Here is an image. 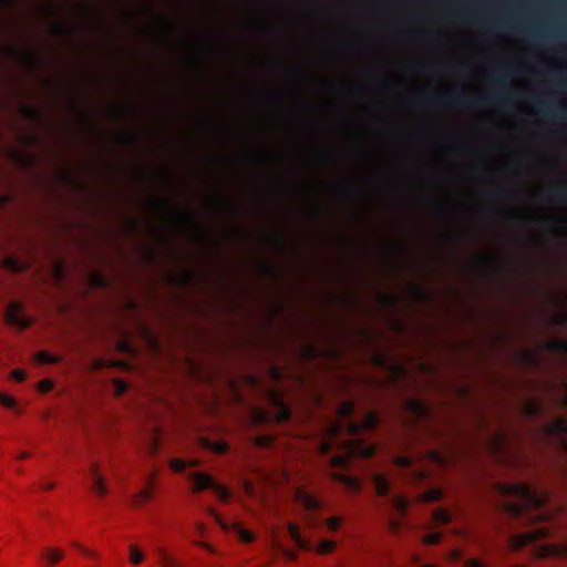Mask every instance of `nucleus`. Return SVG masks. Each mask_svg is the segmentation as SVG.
I'll return each instance as SVG.
<instances>
[{"label":"nucleus","instance_id":"nucleus-53","mask_svg":"<svg viewBox=\"0 0 567 567\" xmlns=\"http://www.w3.org/2000/svg\"><path fill=\"white\" fill-rule=\"evenodd\" d=\"M262 268H264L265 271H267L269 274L275 271V268H274V266L270 262H264L262 264Z\"/></svg>","mask_w":567,"mask_h":567},{"label":"nucleus","instance_id":"nucleus-20","mask_svg":"<svg viewBox=\"0 0 567 567\" xmlns=\"http://www.w3.org/2000/svg\"><path fill=\"white\" fill-rule=\"evenodd\" d=\"M154 491L150 485L143 491L138 492L134 497V503L136 506H142L144 503L148 502L153 497Z\"/></svg>","mask_w":567,"mask_h":567},{"label":"nucleus","instance_id":"nucleus-37","mask_svg":"<svg viewBox=\"0 0 567 567\" xmlns=\"http://www.w3.org/2000/svg\"><path fill=\"white\" fill-rule=\"evenodd\" d=\"M38 386L41 392L48 393L53 389V382L49 379H44L39 382Z\"/></svg>","mask_w":567,"mask_h":567},{"label":"nucleus","instance_id":"nucleus-2","mask_svg":"<svg viewBox=\"0 0 567 567\" xmlns=\"http://www.w3.org/2000/svg\"><path fill=\"white\" fill-rule=\"evenodd\" d=\"M354 412V403L344 401L338 409V419L328 425L329 437L321 443V451L323 454H329L337 447L341 452L330 457L329 462L332 467L346 468L353 457L369 458L375 453V446L359 437V434L378 426V414L368 412L361 421H355Z\"/></svg>","mask_w":567,"mask_h":567},{"label":"nucleus","instance_id":"nucleus-18","mask_svg":"<svg viewBox=\"0 0 567 567\" xmlns=\"http://www.w3.org/2000/svg\"><path fill=\"white\" fill-rule=\"evenodd\" d=\"M198 462L196 460L185 461L182 458H172L169 462V467L172 471L176 473H183L187 467L197 466Z\"/></svg>","mask_w":567,"mask_h":567},{"label":"nucleus","instance_id":"nucleus-55","mask_svg":"<svg viewBox=\"0 0 567 567\" xmlns=\"http://www.w3.org/2000/svg\"><path fill=\"white\" fill-rule=\"evenodd\" d=\"M482 264H483L484 266H488V267H491V266H493V265H494V259H493L492 257H485V258L482 260Z\"/></svg>","mask_w":567,"mask_h":567},{"label":"nucleus","instance_id":"nucleus-64","mask_svg":"<svg viewBox=\"0 0 567 567\" xmlns=\"http://www.w3.org/2000/svg\"><path fill=\"white\" fill-rule=\"evenodd\" d=\"M159 204L164 208H168L169 207V204L167 202H161Z\"/></svg>","mask_w":567,"mask_h":567},{"label":"nucleus","instance_id":"nucleus-51","mask_svg":"<svg viewBox=\"0 0 567 567\" xmlns=\"http://www.w3.org/2000/svg\"><path fill=\"white\" fill-rule=\"evenodd\" d=\"M489 100L495 101V102H503L505 99L501 93L497 92V93L493 94L489 97Z\"/></svg>","mask_w":567,"mask_h":567},{"label":"nucleus","instance_id":"nucleus-54","mask_svg":"<svg viewBox=\"0 0 567 567\" xmlns=\"http://www.w3.org/2000/svg\"><path fill=\"white\" fill-rule=\"evenodd\" d=\"M427 476V473L423 470L421 471H415V478L416 480H423Z\"/></svg>","mask_w":567,"mask_h":567},{"label":"nucleus","instance_id":"nucleus-61","mask_svg":"<svg viewBox=\"0 0 567 567\" xmlns=\"http://www.w3.org/2000/svg\"><path fill=\"white\" fill-rule=\"evenodd\" d=\"M18 457H19V460H27L29 457V453L22 452V453L19 454Z\"/></svg>","mask_w":567,"mask_h":567},{"label":"nucleus","instance_id":"nucleus-52","mask_svg":"<svg viewBox=\"0 0 567 567\" xmlns=\"http://www.w3.org/2000/svg\"><path fill=\"white\" fill-rule=\"evenodd\" d=\"M529 34L534 39H546V38H548L547 34H543V33H539V32H536V31H532V32H529Z\"/></svg>","mask_w":567,"mask_h":567},{"label":"nucleus","instance_id":"nucleus-26","mask_svg":"<svg viewBox=\"0 0 567 567\" xmlns=\"http://www.w3.org/2000/svg\"><path fill=\"white\" fill-rule=\"evenodd\" d=\"M22 112L31 121H39L42 117V111L37 106H23Z\"/></svg>","mask_w":567,"mask_h":567},{"label":"nucleus","instance_id":"nucleus-43","mask_svg":"<svg viewBox=\"0 0 567 567\" xmlns=\"http://www.w3.org/2000/svg\"><path fill=\"white\" fill-rule=\"evenodd\" d=\"M555 196L558 200H561V202L567 200V189L559 188V189L555 190Z\"/></svg>","mask_w":567,"mask_h":567},{"label":"nucleus","instance_id":"nucleus-46","mask_svg":"<svg viewBox=\"0 0 567 567\" xmlns=\"http://www.w3.org/2000/svg\"><path fill=\"white\" fill-rule=\"evenodd\" d=\"M507 194H508L507 192H504V190H497V192H493V193L491 194V196H492L493 198H495V199H503V198H505V197L507 196Z\"/></svg>","mask_w":567,"mask_h":567},{"label":"nucleus","instance_id":"nucleus-39","mask_svg":"<svg viewBox=\"0 0 567 567\" xmlns=\"http://www.w3.org/2000/svg\"><path fill=\"white\" fill-rule=\"evenodd\" d=\"M127 383L121 380L115 381V394L116 395H123L127 391Z\"/></svg>","mask_w":567,"mask_h":567},{"label":"nucleus","instance_id":"nucleus-31","mask_svg":"<svg viewBox=\"0 0 567 567\" xmlns=\"http://www.w3.org/2000/svg\"><path fill=\"white\" fill-rule=\"evenodd\" d=\"M6 266L12 271H22L24 269V265L22 261L14 258H7Z\"/></svg>","mask_w":567,"mask_h":567},{"label":"nucleus","instance_id":"nucleus-33","mask_svg":"<svg viewBox=\"0 0 567 567\" xmlns=\"http://www.w3.org/2000/svg\"><path fill=\"white\" fill-rule=\"evenodd\" d=\"M413 460L410 456H399L395 460V464L402 468H410L412 466Z\"/></svg>","mask_w":567,"mask_h":567},{"label":"nucleus","instance_id":"nucleus-47","mask_svg":"<svg viewBox=\"0 0 567 567\" xmlns=\"http://www.w3.org/2000/svg\"><path fill=\"white\" fill-rule=\"evenodd\" d=\"M198 546H200L202 548L206 549L207 551L209 553H215V548L209 545L208 543H205V542H197L196 543Z\"/></svg>","mask_w":567,"mask_h":567},{"label":"nucleus","instance_id":"nucleus-38","mask_svg":"<svg viewBox=\"0 0 567 567\" xmlns=\"http://www.w3.org/2000/svg\"><path fill=\"white\" fill-rule=\"evenodd\" d=\"M178 281L181 285H188L193 281L194 275L189 271H185L178 276Z\"/></svg>","mask_w":567,"mask_h":567},{"label":"nucleus","instance_id":"nucleus-35","mask_svg":"<svg viewBox=\"0 0 567 567\" xmlns=\"http://www.w3.org/2000/svg\"><path fill=\"white\" fill-rule=\"evenodd\" d=\"M492 444L495 450H502L506 444V437L503 434L494 435Z\"/></svg>","mask_w":567,"mask_h":567},{"label":"nucleus","instance_id":"nucleus-44","mask_svg":"<svg viewBox=\"0 0 567 567\" xmlns=\"http://www.w3.org/2000/svg\"><path fill=\"white\" fill-rule=\"evenodd\" d=\"M566 392L559 398L560 404L567 409V381H563Z\"/></svg>","mask_w":567,"mask_h":567},{"label":"nucleus","instance_id":"nucleus-60","mask_svg":"<svg viewBox=\"0 0 567 567\" xmlns=\"http://www.w3.org/2000/svg\"><path fill=\"white\" fill-rule=\"evenodd\" d=\"M56 28L61 32H71L72 31L69 27L62 25V24H59Z\"/></svg>","mask_w":567,"mask_h":567},{"label":"nucleus","instance_id":"nucleus-22","mask_svg":"<svg viewBox=\"0 0 567 567\" xmlns=\"http://www.w3.org/2000/svg\"><path fill=\"white\" fill-rule=\"evenodd\" d=\"M547 349L554 352H560L567 354V340L555 339L547 343Z\"/></svg>","mask_w":567,"mask_h":567},{"label":"nucleus","instance_id":"nucleus-12","mask_svg":"<svg viewBox=\"0 0 567 567\" xmlns=\"http://www.w3.org/2000/svg\"><path fill=\"white\" fill-rule=\"evenodd\" d=\"M90 480L92 489L101 497L107 494V486L105 477L101 474L97 464L92 463L90 465Z\"/></svg>","mask_w":567,"mask_h":567},{"label":"nucleus","instance_id":"nucleus-41","mask_svg":"<svg viewBox=\"0 0 567 567\" xmlns=\"http://www.w3.org/2000/svg\"><path fill=\"white\" fill-rule=\"evenodd\" d=\"M11 377L18 381V382H22L25 380L27 378V373L21 370V369H14L12 372H11Z\"/></svg>","mask_w":567,"mask_h":567},{"label":"nucleus","instance_id":"nucleus-3","mask_svg":"<svg viewBox=\"0 0 567 567\" xmlns=\"http://www.w3.org/2000/svg\"><path fill=\"white\" fill-rule=\"evenodd\" d=\"M371 481L378 496L385 498L389 505L399 515H404L409 508L410 503L405 497L392 492L391 481L388 475L380 472H374L372 473Z\"/></svg>","mask_w":567,"mask_h":567},{"label":"nucleus","instance_id":"nucleus-42","mask_svg":"<svg viewBox=\"0 0 567 567\" xmlns=\"http://www.w3.org/2000/svg\"><path fill=\"white\" fill-rule=\"evenodd\" d=\"M441 497H442V492L439 489L431 491V492L426 493V495H425V499L430 501V502L439 501Z\"/></svg>","mask_w":567,"mask_h":567},{"label":"nucleus","instance_id":"nucleus-6","mask_svg":"<svg viewBox=\"0 0 567 567\" xmlns=\"http://www.w3.org/2000/svg\"><path fill=\"white\" fill-rule=\"evenodd\" d=\"M6 319L8 323L24 330L31 327L32 320L24 316L23 307L18 301H11L6 310Z\"/></svg>","mask_w":567,"mask_h":567},{"label":"nucleus","instance_id":"nucleus-57","mask_svg":"<svg viewBox=\"0 0 567 567\" xmlns=\"http://www.w3.org/2000/svg\"><path fill=\"white\" fill-rule=\"evenodd\" d=\"M73 545H74V547L79 548L82 553H84L86 555H91L92 554L89 549L84 548L83 546H81L78 543H74Z\"/></svg>","mask_w":567,"mask_h":567},{"label":"nucleus","instance_id":"nucleus-11","mask_svg":"<svg viewBox=\"0 0 567 567\" xmlns=\"http://www.w3.org/2000/svg\"><path fill=\"white\" fill-rule=\"evenodd\" d=\"M295 499L309 512L319 511L322 502L316 495L307 492L305 488L299 487L295 493Z\"/></svg>","mask_w":567,"mask_h":567},{"label":"nucleus","instance_id":"nucleus-4","mask_svg":"<svg viewBox=\"0 0 567 567\" xmlns=\"http://www.w3.org/2000/svg\"><path fill=\"white\" fill-rule=\"evenodd\" d=\"M288 534L290 539L301 550L315 551L319 555H327L337 548L336 542L330 539H323L318 545H313L310 540L301 536L298 526L293 523L288 524Z\"/></svg>","mask_w":567,"mask_h":567},{"label":"nucleus","instance_id":"nucleus-1","mask_svg":"<svg viewBox=\"0 0 567 567\" xmlns=\"http://www.w3.org/2000/svg\"><path fill=\"white\" fill-rule=\"evenodd\" d=\"M497 491L505 498L503 506L509 517L523 524L537 525L513 537L514 549H520L553 534L554 525L550 522L551 512L547 507V494L537 492L525 483H501Z\"/></svg>","mask_w":567,"mask_h":567},{"label":"nucleus","instance_id":"nucleus-25","mask_svg":"<svg viewBox=\"0 0 567 567\" xmlns=\"http://www.w3.org/2000/svg\"><path fill=\"white\" fill-rule=\"evenodd\" d=\"M433 517L434 520L439 524H449L452 522V514L444 508L436 509L433 514Z\"/></svg>","mask_w":567,"mask_h":567},{"label":"nucleus","instance_id":"nucleus-36","mask_svg":"<svg viewBox=\"0 0 567 567\" xmlns=\"http://www.w3.org/2000/svg\"><path fill=\"white\" fill-rule=\"evenodd\" d=\"M553 323L555 326H561V327L567 326V311L560 312V313H557L556 316H554Z\"/></svg>","mask_w":567,"mask_h":567},{"label":"nucleus","instance_id":"nucleus-63","mask_svg":"<svg viewBox=\"0 0 567 567\" xmlns=\"http://www.w3.org/2000/svg\"><path fill=\"white\" fill-rule=\"evenodd\" d=\"M309 520H310V524H311V525H316V524H317V519H316V517H313V516H310V517H309Z\"/></svg>","mask_w":567,"mask_h":567},{"label":"nucleus","instance_id":"nucleus-27","mask_svg":"<svg viewBox=\"0 0 567 567\" xmlns=\"http://www.w3.org/2000/svg\"><path fill=\"white\" fill-rule=\"evenodd\" d=\"M157 553L161 557L163 567H179L178 561L171 557L163 548H158Z\"/></svg>","mask_w":567,"mask_h":567},{"label":"nucleus","instance_id":"nucleus-49","mask_svg":"<svg viewBox=\"0 0 567 567\" xmlns=\"http://www.w3.org/2000/svg\"><path fill=\"white\" fill-rule=\"evenodd\" d=\"M25 59L28 60V62L30 64H32V65L37 64V60H35L34 55L31 52H27L25 53Z\"/></svg>","mask_w":567,"mask_h":567},{"label":"nucleus","instance_id":"nucleus-8","mask_svg":"<svg viewBox=\"0 0 567 567\" xmlns=\"http://www.w3.org/2000/svg\"><path fill=\"white\" fill-rule=\"evenodd\" d=\"M207 512L209 514V516H212L216 523L224 529V530H233L234 533H236L238 535V537L240 538L241 542L244 543H251L254 539H255V535L252 532L248 530V529H245L243 528L239 524L237 523H234V524H227L226 522H224L221 519V517L219 516V514L212 507H208L207 508Z\"/></svg>","mask_w":567,"mask_h":567},{"label":"nucleus","instance_id":"nucleus-9","mask_svg":"<svg viewBox=\"0 0 567 567\" xmlns=\"http://www.w3.org/2000/svg\"><path fill=\"white\" fill-rule=\"evenodd\" d=\"M271 401L274 403V415L270 417H274L276 422L278 423H286L291 419V411L290 408L286 404L284 399L277 394L271 393ZM264 419L269 417L268 415H264Z\"/></svg>","mask_w":567,"mask_h":567},{"label":"nucleus","instance_id":"nucleus-29","mask_svg":"<svg viewBox=\"0 0 567 567\" xmlns=\"http://www.w3.org/2000/svg\"><path fill=\"white\" fill-rule=\"evenodd\" d=\"M130 560L134 565H138L144 560V554L135 545L130 546Z\"/></svg>","mask_w":567,"mask_h":567},{"label":"nucleus","instance_id":"nucleus-14","mask_svg":"<svg viewBox=\"0 0 567 567\" xmlns=\"http://www.w3.org/2000/svg\"><path fill=\"white\" fill-rule=\"evenodd\" d=\"M537 110L544 117H553V118H560V120H567V106L561 105L556 112H550L547 107V103L545 101H539L537 103Z\"/></svg>","mask_w":567,"mask_h":567},{"label":"nucleus","instance_id":"nucleus-34","mask_svg":"<svg viewBox=\"0 0 567 567\" xmlns=\"http://www.w3.org/2000/svg\"><path fill=\"white\" fill-rule=\"evenodd\" d=\"M0 403L3 406L9 408V409H12L16 406V400L12 396L7 395L2 392H0Z\"/></svg>","mask_w":567,"mask_h":567},{"label":"nucleus","instance_id":"nucleus-19","mask_svg":"<svg viewBox=\"0 0 567 567\" xmlns=\"http://www.w3.org/2000/svg\"><path fill=\"white\" fill-rule=\"evenodd\" d=\"M35 358L40 364H56L62 361V357L56 355V354H51L47 351L38 352Z\"/></svg>","mask_w":567,"mask_h":567},{"label":"nucleus","instance_id":"nucleus-13","mask_svg":"<svg viewBox=\"0 0 567 567\" xmlns=\"http://www.w3.org/2000/svg\"><path fill=\"white\" fill-rule=\"evenodd\" d=\"M410 412L419 420H425L430 416L429 408L420 400L411 399L408 401Z\"/></svg>","mask_w":567,"mask_h":567},{"label":"nucleus","instance_id":"nucleus-7","mask_svg":"<svg viewBox=\"0 0 567 567\" xmlns=\"http://www.w3.org/2000/svg\"><path fill=\"white\" fill-rule=\"evenodd\" d=\"M429 101L434 104L453 103L457 105H476L483 102V100L472 99L465 92H461L456 95L440 93L429 96Z\"/></svg>","mask_w":567,"mask_h":567},{"label":"nucleus","instance_id":"nucleus-16","mask_svg":"<svg viewBox=\"0 0 567 567\" xmlns=\"http://www.w3.org/2000/svg\"><path fill=\"white\" fill-rule=\"evenodd\" d=\"M63 557L64 553L59 548L49 547L42 553V558L47 561L48 567H53V565L62 560Z\"/></svg>","mask_w":567,"mask_h":567},{"label":"nucleus","instance_id":"nucleus-58","mask_svg":"<svg viewBox=\"0 0 567 567\" xmlns=\"http://www.w3.org/2000/svg\"><path fill=\"white\" fill-rule=\"evenodd\" d=\"M434 208L439 213H442L443 210H445V207L441 203H439V202L434 203Z\"/></svg>","mask_w":567,"mask_h":567},{"label":"nucleus","instance_id":"nucleus-21","mask_svg":"<svg viewBox=\"0 0 567 567\" xmlns=\"http://www.w3.org/2000/svg\"><path fill=\"white\" fill-rule=\"evenodd\" d=\"M542 554L567 556V543L564 546L546 545L542 548Z\"/></svg>","mask_w":567,"mask_h":567},{"label":"nucleus","instance_id":"nucleus-48","mask_svg":"<svg viewBox=\"0 0 567 567\" xmlns=\"http://www.w3.org/2000/svg\"><path fill=\"white\" fill-rule=\"evenodd\" d=\"M467 567H484L483 563L478 559H470L467 561Z\"/></svg>","mask_w":567,"mask_h":567},{"label":"nucleus","instance_id":"nucleus-15","mask_svg":"<svg viewBox=\"0 0 567 567\" xmlns=\"http://www.w3.org/2000/svg\"><path fill=\"white\" fill-rule=\"evenodd\" d=\"M200 445L215 454H224L228 451V444L224 441L214 442L209 439L203 437L200 440Z\"/></svg>","mask_w":567,"mask_h":567},{"label":"nucleus","instance_id":"nucleus-5","mask_svg":"<svg viewBox=\"0 0 567 567\" xmlns=\"http://www.w3.org/2000/svg\"><path fill=\"white\" fill-rule=\"evenodd\" d=\"M188 476L193 481L192 489L194 493L212 489L223 502H227L231 496L230 491L217 483L209 474L202 472H189Z\"/></svg>","mask_w":567,"mask_h":567},{"label":"nucleus","instance_id":"nucleus-45","mask_svg":"<svg viewBox=\"0 0 567 567\" xmlns=\"http://www.w3.org/2000/svg\"><path fill=\"white\" fill-rule=\"evenodd\" d=\"M195 528H196V533H197L199 536H203V535L205 534V532H206V526H205V524L199 523V522L195 524Z\"/></svg>","mask_w":567,"mask_h":567},{"label":"nucleus","instance_id":"nucleus-56","mask_svg":"<svg viewBox=\"0 0 567 567\" xmlns=\"http://www.w3.org/2000/svg\"><path fill=\"white\" fill-rule=\"evenodd\" d=\"M54 486H55V484L53 482H47V483H43L42 488L45 491H51L54 488Z\"/></svg>","mask_w":567,"mask_h":567},{"label":"nucleus","instance_id":"nucleus-23","mask_svg":"<svg viewBox=\"0 0 567 567\" xmlns=\"http://www.w3.org/2000/svg\"><path fill=\"white\" fill-rule=\"evenodd\" d=\"M520 71L519 68L508 66L502 71H497L494 74L495 80L502 84L504 83L512 74L518 73Z\"/></svg>","mask_w":567,"mask_h":567},{"label":"nucleus","instance_id":"nucleus-24","mask_svg":"<svg viewBox=\"0 0 567 567\" xmlns=\"http://www.w3.org/2000/svg\"><path fill=\"white\" fill-rule=\"evenodd\" d=\"M410 290H411L412 297L415 300L427 301L430 299V293L420 285H416V284L412 285Z\"/></svg>","mask_w":567,"mask_h":567},{"label":"nucleus","instance_id":"nucleus-59","mask_svg":"<svg viewBox=\"0 0 567 567\" xmlns=\"http://www.w3.org/2000/svg\"><path fill=\"white\" fill-rule=\"evenodd\" d=\"M134 141H135V137L133 135H131V134H126L124 136V142L127 143V144L133 143Z\"/></svg>","mask_w":567,"mask_h":567},{"label":"nucleus","instance_id":"nucleus-40","mask_svg":"<svg viewBox=\"0 0 567 567\" xmlns=\"http://www.w3.org/2000/svg\"><path fill=\"white\" fill-rule=\"evenodd\" d=\"M380 301L388 307H393L396 303V298L392 295H382Z\"/></svg>","mask_w":567,"mask_h":567},{"label":"nucleus","instance_id":"nucleus-62","mask_svg":"<svg viewBox=\"0 0 567 567\" xmlns=\"http://www.w3.org/2000/svg\"><path fill=\"white\" fill-rule=\"evenodd\" d=\"M151 450H152V453H156V451H157L156 442L152 443Z\"/></svg>","mask_w":567,"mask_h":567},{"label":"nucleus","instance_id":"nucleus-17","mask_svg":"<svg viewBox=\"0 0 567 567\" xmlns=\"http://www.w3.org/2000/svg\"><path fill=\"white\" fill-rule=\"evenodd\" d=\"M333 478L341 484H343L347 488H349L352 492H358L360 489V483L357 478L347 475L344 473H334Z\"/></svg>","mask_w":567,"mask_h":567},{"label":"nucleus","instance_id":"nucleus-28","mask_svg":"<svg viewBox=\"0 0 567 567\" xmlns=\"http://www.w3.org/2000/svg\"><path fill=\"white\" fill-rule=\"evenodd\" d=\"M342 523H343V520L340 516H331L326 519V526H327L328 530L331 533L338 532L340 529V527L342 526Z\"/></svg>","mask_w":567,"mask_h":567},{"label":"nucleus","instance_id":"nucleus-30","mask_svg":"<svg viewBox=\"0 0 567 567\" xmlns=\"http://www.w3.org/2000/svg\"><path fill=\"white\" fill-rule=\"evenodd\" d=\"M520 357H522V360L524 361V363H526V364H529V365H538L539 364V358L530 351H523Z\"/></svg>","mask_w":567,"mask_h":567},{"label":"nucleus","instance_id":"nucleus-50","mask_svg":"<svg viewBox=\"0 0 567 567\" xmlns=\"http://www.w3.org/2000/svg\"><path fill=\"white\" fill-rule=\"evenodd\" d=\"M177 217L181 221H193L192 218L185 213H178Z\"/></svg>","mask_w":567,"mask_h":567},{"label":"nucleus","instance_id":"nucleus-32","mask_svg":"<svg viewBox=\"0 0 567 567\" xmlns=\"http://www.w3.org/2000/svg\"><path fill=\"white\" fill-rule=\"evenodd\" d=\"M441 538L442 536L440 533H430L424 536L423 542L426 545H436L440 543Z\"/></svg>","mask_w":567,"mask_h":567},{"label":"nucleus","instance_id":"nucleus-10","mask_svg":"<svg viewBox=\"0 0 567 567\" xmlns=\"http://www.w3.org/2000/svg\"><path fill=\"white\" fill-rule=\"evenodd\" d=\"M520 413L527 419H536L543 414L545 411V404L538 399L535 398H525L522 400Z\"/></svg>","mask_w":567,"mask_h":567}]
</instances>
